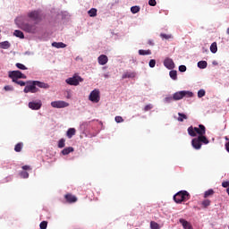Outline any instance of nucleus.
Returning <instances> with one entry per match:
<instances>
[{
	"label": "nucleus",
	"mask_w": 229,
	"mask_h": 229,
	"mask_svg": "<svg viewBox=\"0 0 229 229\" xmlns=\"http://www.w3.org/2000/svg\"><path fill=\"white\" fill-rule=\"evenodd\" d=\"M16 67H17L18 69H21V71H26V70H28V68L26 67V65H24V64H21V63H17V64H16Z\"/></svg>",
	"instance_id": "nucleus-37"
},
{
	"label": "nucleus",
	"mask_w": 229,
	"mask_h": 229,
	"mask_svg": "<svg viewBox=\"0 0 229 229\" xmlns=\"http://www.w3.org/2000/svg\"><path fill=\"white\" fill-rule=\"evenodd\" d=\"M169 74H170V78H172V80H177L178 74H177L176 71H170Z\"/></svg>",
	"instance_id": "nucleus-35"
},
{
	"label": "nucleus",
	"mask_w": 229,
	"mask_h": 229,
	"mask_svg": "<svg viewBox=\"0 0 229 229\" xmlns=\"http://www.w3.org/2000/svg\"><path fill=\"white\" fill-rule=\"evenodd\" d=\"M74 151V148L72 147H68L65 148L62 150V155H69V153H72Z\"/></svg>",
	"instance_id": "nucleus-22"
},
{
	"label": "nucleus",
	"mask_w": 229,
	"mask_h": 229,
	"mask_svg": "<svg viewBox=\"0 0 229 229\" xmlns=\"http://www.w3.org/2000/svg\"><path fill=\"white\" fill-rule=\"evenodd\" d=\"M89 17H96L98 15V9L92 8L88 12Z\"/></svg>",
	"instance_id": "nucleus-29"
},
{
	"label": "nucleus",
	"mask_w": 229,
	"mask_h": 229,
	"mask_svg": "<svg viewBox=\"0 0 229 229\" xmlns=\"http://www.w3.org/2000/svg\"><path fill=\"white\" fill-rule=\"evenodd\" d=\"M189 199H191V194L187 191H178L174 196V201H175V203H182V201H189Z\"/></svg>",
	"instance_id": "nucleus-2"
},
{
	"label": "nucleus",
	"mask_w": 229,
	"mask_h": 229,
	"mask_svg": "<svg viewBox=\"0 0 229 229\" xmlns=\"http://www.w3.org/2000/svg\"><path fill=\"white\" fill-rule=\"evenodd\" d=\"M222 187H224L225 189L228 188L229 187V182L228 181L223 182H222Z\"/></svg>",
	"instance_id": "nucleus-51"
},
{
	"label": "nucleus",
	"mask_w": 229,
	"mask_h": 229,
	"mask_svg": "<svg viewBox=\"0 0 229 229\" xmlns=\"http://www.w3.org/2000/svg\"><path fill=\"white\" fill-rule=\"evenodd\" d=\"M160 37L165 39V40H170V38H173V35L171 34H164V33H161L160 34Z\"/></svg>",
	"instance_id": "nucleus-32"
},
{
	"label": "nucleus",
	"mask_w": 229,
	"mask_h": 229,
	"mask_svg": "<svg viewBox=\"0 0 229 229\" xmlns=\"http://www.w3.org/2000/svg\"><path fill=\"white\" fill-rule=\"evenodd\" d=\"M150 228L151 229H160V225L155 221L150 222Z\"/></svg>",
	"instance_id": "nucleus-31"
},
{
	"label": "nucleus",
	"mask_w": 229,
	"mask_h": 229,
	"mask_svg": "<svg viewBox=\"0 0 229 229\" xmlns=\"http://www.w3.org/2000/svg\"><path fill=\"white\" fill-rule=\"evenodd\" d=\"M39 228H40V229H47V221H42V222L39 224Z\"/></svg>",
	"instance_id": "nucleus-39"
},
{
	"label": "nucleus",
	"mask_w": 229,
	"mask_h": 229,
	"mask_svg": "<svg viewBox=\"0 0 229 229\" xmlns=\"http://www.w3.org/2000/svg\"><path fill=\"white\" fill-rule=\"evenodd\" d=\"M89 99V101H92V103H99V100L101 99L99 97V89H94L91 91Z\"/></svg>",
	"instance_id": "nucleus-8"
},
{
	"label": "nucleus",
	"mask_w": 229,
	"mask_h": 229,
	"mask_svg": "<svg viewBox=\"0 0 229 229\" xmlns=\"http://www.w3.org/2000/svg\"><path fill=\"white\" fill-rule=\"evenodd\" d=\"M64 198L66 201H68V203H76L78 201V199L76 198V196L72 194H66Z\"/></svg>",
	"instance_id": "nucleus-16"
},
{
	"label": "nucleus",
	"mask_w": 229,
	"mask_h": 229,
	"mask_svg": "<svg viewBox=\"0 0 229 229\" xmlns=\"http://www.w3.org/2000/svg\"><path fill=\"white\" fill-rule=\"evenodd\" d=\"M114 121L115 123H123L124 119H123V116H115Z\"/></svg>",
	"instance_id": "nucleus-45"
},
{
	"label": "nucleus",
	"mask_w": 229,
	"mask_h": 229,
	"mask_svg": "<svg viewBox=\"0 0 229 229\" xmlns=\"http://www.w3.org/2000/svg\"><path fill=\"white\" fill-rule=\"evenodd\" d=\"M20 175L21 178H30V174H28V172H26V171L21 172Z\"/></svg>",
	"instance_id": "nucleus-40"
},
{
	"label": "nucleus",
	"mask_w": 229,
	"mask_h": 229,
	"mask_svg": "<svg viewBox=\"0 0 229 229\" xmlns=\"http://www.w3.org/2000/svg\"><path fill=\"white\" fill-rule=\"evenodd\" d=\"M51 106L53 108H66V106H69V103L63 100L53 101L51 102Z\"/></svg>",
	"instance_id": "nucleus-9"
},
{
	"label": "nucleus",
	"mask_w": 229,
	"mask_h": 229,
	"mask_svg": "<svg viewBox=\"0 0 229 229\" xmlns=\"http://www.w3.org/2000/svg\"><path fill=\"white\" fill-rule=\"evenodd\" d=\"M29 108H30V110H40V108H42V100L30 102Z\"/></svg>",
	"instance_id": "nucleus-10"
},
{
	"label": "nucleus",
	"mask_w": 229,
	"mask_h": 229,
	"mask_svg": "<svg viewBox=\"0 0 229 229\" xmlns=\"http://www.w3.org/2000/svg\"><path fill=\"white\" fill-rule=\"evenodd\" d=\"M13 83H16L17 85H20V87L26 86V82H24L23 81L16 80V81H13Z\"/></svg>",
	"instance_id": "nucleus-41"
},
{
	"label": "nucleus",
	"mask_w": 229,
	"mask_h": 229,
	"mask_svg": "<svg viewBox=\"0 0 229 229\" xmlns=\"http://www.w3.org/2000/svg\"><path fill=\"white\" fill-rule=\"evenodd\" d=\"M205 133H207V128L203 124H199V127L190 126L188 128L190 137H196L197 134L199 136L205 135Z\"/></svg>",
	"instance_id": "nucleus-1"
},
{
	"label": "nucleus",
	"mask_w": 229,
	"mask_h": 229,
	"mask_svg": "<svg viewBox=\"0 0 229 229\" xmlns=\"http://www.w3.org/2000/svg\"><path fill=\"white\" fill-rule=\"evenodd\" d=\"M207 65H208L207 61H199V62L198 63V67H199V69H207Z\"/></svg>",
	"instance_id": "nucleus-30"
},
{
	"label": "nucleus",
	"mask_w": 229,
	"mask_h": 229,
	"mask_svg": "<svg viewBox=\"0 0 229 229\" xmlns=\"http://www.w3.org/2000/svg\"><path fill=\"white\" fill-rule=\"evenodd\" d=\"M139 55H140L141 56H144L146 55H151V50H139Z\"/></svg>",
	"instance_id": "nucleus-33"
},
{
	"label": "nucleus",
	"mask_w": 229,
	"mask_h": 229,
	"mask_svg": "<svg viewBox=\"0 0 229 229\" xmlns=\"http://www.w3.org/2000/svg\"><path fill=\"white\" fill-rule=\"evenodd\" d=\"M53 47H56L57 49H64V47H67V45L63 42H54L52 43Z\"/></svg>",
	"instance_id": "nucleus-18"
},
{
	"label": "nucleus",
	"mask_w": 229,
	"mask_h": 229,
	"mask_svg": "<svg viewBox=\"0 0 229 229\" xmlns=\"http://www.w3.org/2000/svg\"><path fill=\"white\" fill-rule=\"evenodd\" d=\"M149 67L153 68L155 65H157V61L155 59H151L148 63Z\"/></svg>",
	"instance_id": "nucleus-44"
},
{
	"label": "nucleus",
	"mask_w": 229,
	"mask_h": 229,
	"mask_svg": "<svg viewBox=\"0 0 229 229\" xmlns=\"http://www.w3.org/2000/svg\"><path fill=\"white\" fill-rule=\"evenodd\" d=\"M10 42L8 41H4V42H0V48L1 49H10Z\"/></svg>",
	"instance_id": "nucleus-23"
},
{
	"label": "nucleus",
	"mask_w": 229,
	"mask_h": 229,
	"mask_svg": "<svg viewBox=\"0 0 229 229\" xmlns=\"http://www.w3.org/2000/svg\"><path fill=\"white\" fill-rule=\"evenodd\" d=\"M165 103H171L172 101H174V97H166L165 98Z\"/></svg>",
	"instance_id": "nucleus-47"
},
{
	"label": "nucleus",
	"mask_w": 229,
	"mask_h": 229,
	"mask_svg": "<svg viewBox=\"0 0 229 229\" xmlns=\"http://www.w3.org/2000/svg\"><path fill=\"white\" fill-rule=\"evenodd\" d=\"M197 139H199L200 144H208V139L205 137V134H200V136H198Z\"/></svg>",
	"instance_id": "nucleus-19"
},
{
	"label": "nucleus",
	"mask_w": 229,
	"mask_h": 229,
	"mask_svg": "<svg viewBox=\"0 0 229 229\" xmlns=\"http://www.w3.org/2000/svg\"><path fill=\"white\" fill-rule=\"evenodd\" d=\"M131 13H139L140 12V7L135 5L131 8Z\"/></svg>",
	"instance_id": "nucleus-36"
},
{
	"label": "nucleus",
	"mask_w": 229,
	"mask_h": 229,
	"mask_svg": "<svg viewBox=\"0 0 229 229\" xmlns=\"http://www.w3.org/2000/svg\"><path fill=\"white\" fill-rule=\"evenodd\" d=\"M21 169H23V171H31V166L26 165H23Z\"/></svg>",
	"instance_id": "nucleus-49"
},
{
	"label": "nucleus",
	"mask_w": 229,
	"mask_h": 229,
	"mask_svg": "<svg viewBox=\"0 0 229 229\" xmlns=\"http://www.w3.org/2000/svg\"><path fill=\"white\" fill-rule=\"evenodd\" d=\"M179 71H180V72H185V71H187V66L180 65L179 66Z\"/></svg>",
	"instance_id": "nucleus-46"
},
{
	"label": "nucleus",
	"mask_w": 229,
	"mask_h": 229,
	"mask_svg": "<svg viewBox=\"0 0 229 229\" xmlns=\"http://www.w3.org/2000/svg\"><path fill=\"white\" fill-rule=\"evenodd\" d=\"M57 146L60 149H62V148H65V139L59 140Z\"/></svg>",
	"instance_id": "nucleus-34"
},
{
	"label": "nucleus",
	"mask_w": 229,
	"mask_h": 229,
	"mask_svg": "<svg viewBox=\"0 0 229 229\" xmlns=\"http://www.w3.org/2000/svg\"><path fill=\"white\" fill-rule=\"evenodd\" d=\"M191 146L194 149H201V141H199V138H194L191 140Z\"/></svg>",
	"instance_id": "nucleus-14"
},
{
	"label": "nucleus",
	"mask_w": 229,
	"mask_h": 229,
	"mask_svg": "<svg viewBox=\"0 0 229 229\" xmlns=\"http://www.w3.org/2000/svg\"><path fill=\"white\" fill-rule=\"evenodd\" d=\"M148 4L149 6H157V0H149Z\"/></svg>",
	"instance_id": "nucleus-48"
},
{
	"label": "nucleus",
	"mask_w": 229,
	"mask_h": 229,
	"mask_svg": "<svg viewBox=\"0 0 229 229\" xmlns=\"http://www.w3.org/2000/svg\"><path fill=\"white\" fill-rule=\"evenodd\" d=\"M126 78H135V73L134 72H127L123 73V76H122V79L126 80Z\"/></svg>",
	"instance_id": "nucleus-24"
},
{
	"label": "nucleus",
	"mask_w": 229,
	"mask_h": 229,
	"mask_svg": "<svg viewBox=\"0 0 229 229\" xmlns=\"http://www.w3.org/2000/svg\"><path fill=\"white\" fill-rule=\"evenodd\" d=\"M164 65L166 67V69L173 70L174 69V61L171 58H166L164 61Z\"/></svg>",
	"instance_id": "nucleus-12"
},
{
	"label": "nucleus",
	"mask_w": 229,
	"mask_h": 229,
	"mask_svg": "<svg viewBox=\"0 0 229 229\" xmlns=\"http://www.w3.org/2000/svg\"><path fill=\"white\" fill-rule=\"evenodd\" d=\"M210 51L213 54L217 53V43L216 42H213L210 46Z\"/></svg>",
	"instance_id": "nucleus-27"
},
{
	"label": "nucleus",
	"mask_w": 229,
	"mask_h": 229,
	"mask_svg": "<svg viewBox=\"0 0 229 229\" xmlns=\"http://www.w3.org/2000/svg\"><path fill=\"white\" fill-rule=\"evenodd\" d=\"M216 194V191L214 190L209 189L204 192V198H210V196H214Z\"/></svg>",
	"instance_id": "nucleus-25"
},
{
	"label": "nucleus",
	"mask_w": 229,
	"mask_h": 229,
	"mask_svg": "<svg viewBox=\"0 0 229 229\" xmlns=\"http://www.w3.org/2000/svg\"><path fill=\"white\" fill-rule=\"evenodd\" d=\"M178 115L177 121H179V123H183L184 119H188L187 115L183 113H178Z\"/></svg>",
	"instance_id": "nucleus-28"
},
{
	"label": "nucleus",
	"mask_w": 229,
	"mask_h": 229,
	"mask_svg": "<svg viewBox=\"0 0 229 229\" xmlns=\"http://www.w3.org/2000/svg\"><path fill=\"white\" fill-rule=\"evenodd\" d=\"M23 147L24 144L22 142L17 143L14 147V151H16V153H21L22 151Z\"/></svg>",
	"instance_id": "nucleus-21"
},
{
	"label": "nucleus",
	"mask_w": 229,
	"mask_h": 229,
	"mask_svg": "<svg viewBox=\"0 0 229 229\" xmlns=\"http://www.w3.org/2000/svg\"><path fill=\"white\" fill-rule=\"evenodd\" d=\"M194 93L191 91H178L174 94V101H180V99H183V98H192Z\"/></svg>",
	"instance_id": "nucleus-4"
},
{
	"label": "nucleus",
	"mask_w": 229,
	"mask_h": 229,
	"mask_svg": "<svg viewBox=\"0 0 229 229\" xmlns=\"http://www.w3.org/2000/svg\"><path fill=\"white\" fill-rule=\"evenodd\" d=\"M9 78H11L13 81H17V80L21 79L26 80V75L21 73V71H13L9 72Z\"/></svg>",
	"instance_id": "nucleus-7"
},
{
	"label": "nucleus",
	"mask_w": 229,
	"mask_h": 229,
	"mask_svg": "<svg viewBox=\"0 0 229 229\" xmlns=\"http://www.w3.org/2000/svg\"><path fill=\"white\" fill-rule=\"evenodd\" d=\"M13 36L17 37L18 38H24V33L19 30H14Z\"/></svg>",
	"instance_id": "nucleus-26"
},
{
	"label": "nucleus",
	"mask_w": 229,
	"mask_h": 229,
	"mask_svg": "<svg viewBox=\"0 0 229 229\" xmlns=\"http://www.w3.org/2000/svg\"><path fill=\"white\" fill-rule=\"evenodd\" d=\"M4 90L6 91H12L13 90V87L10 86V85H7V86H4Z\"/></svg>",
	"instance_id": "nucleus-50"
},
{
	"label": "nucleus",
	"mask_w": 229,
	"mask_h": 229,
	"mask_svg": "<svg viewBox=\"0 0 229 229\" xmlns=\"http://www.w3.org/2000/svg\"><path fill=\"white\" fill-rule=\"evenodd\" d=\"M179 223L182 224V226L184 229H193V228H192V225H191L189 221H187V220H185V219H183V218H181V219L179 220Z\"/></svg>",
	"instance_id": "nucleus-15"
},
{
	"label": "nucleus",
	"mask_w": 229,
	"mask_h": 229,
	"mask_svg": "<svg viewBox=\"0 0 229 229\" xmlns=\"http://www.w3.org/2000/svg\"><path fill=\"white\" fill-rule=\"evenodd\" d=\"M38 90V89L37 88V86L35 84V81H28L27 85L25 86V88L23 89L25 94H28L29 92L35 94Z\"/></svg>",
	"instance_id": "nucleus-6"
},
{
	"label": "nucleus",
	"mask_w": 229,
	"mask_h": 229,
	"mask_svg": "<svg viewBox=\"0 0 229 229\" xmlns=\"http://www.w3.org/2000/svg\"><path fill=\"white\" fill-rule=\"evenodd\" d=\"M148 46H155V43H153V40L149 39L148 41Z\"/></svg>",
	"instance_id": "nucleus-52"
},
{
	"label": "nucleus",
	"mask_w": 229,
	"mask_h": 229,
	"mask_svg": "<svg viewBox=\"0 0 229 229\" xmlns=\"http://www.w3.org/2000/svg\"><path fill=\"white\" fill-rule=\"evenodd\" d=\"M66 135H67L68 139H72V136L76 135V129H74V128L68 129Z\"/></svg>",
	"instance_id": "nucleus-20"
},
{
	"label": "nucleus",
	"mask_w": 229,
	"mask_h": 229,
	"mask_svg": "<svg viewBox=\"0 0 229 229\" xmlns=\"http://www.w3.org/2000/svg\"><path fill=\"white\" fill-rule=\"evenodd\" d=\"M20 28L26 31V33H32L35 34L38 31V27L37 26V23L30 24V23H21Z\"/></svg>",
	"instance_id": "nucleus-3"
},
{
	"label": "nucleus",
	"mask_w": 229,
	"mask_h": 229,
	"mask_svg": "<svg viewBox=\"0 0 229 229\" xmlns=\"http://www.w3.org/2000/svg\"><path fill=\"white\" fill-rule=\"evenodd\" d=\"M152 108H153V105L148 104V105L145 106L143 110H144V112H149V110H151Z\"/></svg>",
	"instance_id": "nucleus-43"
},
{
	"label": "nucleus",
	"mask_w": 229,
	"mask_h": 229,
	"mask_svg": "<svg viewBox=\"0 0 229 229\" xmlns=\"http://www.w3.org/2000/svg\"><path fill=\"white\" fill-rule=\"evenodd\" d=\"M210 199H205L202 201V207H204V208H207V207H210Z\"/></svg>",
	"instance_id": "nucleus-38"
},
{
	"label": "nucleus",
	"mask_w": 229,
	"mask_h": 229,
	"mask_svg": "<svg viewBox=\"0 0 229 229\" xmlns=\"http://www.w3.org/2000/svg\"><path fill=\"white\" fill-rule=\"evenodd\" d=\"M28 17L32 19V21H39L40 19V11H32L28 13Z\"/></svg>",
	"instance_id": "nucleus-11"
},
{
	"label": "nucleus",
	"mask_w": 229,
	"mask_h": 229,
	"mask_svg": "<svg viewBox=\"0 0 229 229\" xmlns=\"http://www.w3.org/2000/svg\"><path fill=\"white\" fill-rule=\"evenodd\" d=\"M66 83L68 85H72L73 87H78L81 81H83V78H81L79 75H73L72 77H70L66 79Z\"/></svg>",
	"instance_id": "nucleus-5"
},
{
	"label": "nucleus",
	"mask_w": 229,
	"mask_h": 229,
	"mask_svg": "<svg viewBox=\"0 0 229 229\" xmlns=\"http://www.w3.org/2000/svg\"><path fill=\"white\" fill-rule=\"evenodd\" d=\"M34 83L36 84V87H38L39 89H49V84H47L46 82L34 81Z\"/></svg>",
	"instance_id": "nucleus-17"
},
{
	"label": "nucleus",
	"mask_w": 229,
	"mask_h": 229,
	"mask_svg": "<svg viewBox=\"0 0 229 229\" xmlns=\"http://www.w3.org/2000/svg\"><path fill=\"white\" fill-rule=\"evenodd\" d=\"M98 62L99 65H106V64H108V56L106 55H101L98 56Z\"/></svg>",
	"instance_id": "nucleus-13"
},
{
	"label": "nucleus",
	"mask_w": 229,
	"mask_h": 229,
	"mask_svg": "<svg viewBox=\"0 0 229 229\" xmlns=\"http://www.w3.org/2000/svg\"><path fill=\"white\" fill-rule=\"evenodd\" d=\"M205 94H206L205 89H199L198 91V98H204Z\"/></svg>",
	"instance_id": "nucleus-42"
}]
</instances>
